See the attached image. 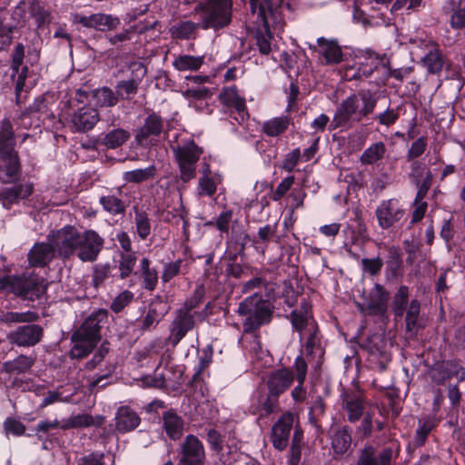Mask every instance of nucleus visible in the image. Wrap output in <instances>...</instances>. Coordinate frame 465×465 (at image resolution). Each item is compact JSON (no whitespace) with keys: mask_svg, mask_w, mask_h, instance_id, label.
<instances>
[{"mask_svg":"<svg viewBox=\"0 0 465 465\" xmlns=\"http://www.w3.org/2000/svg\"><path fill=\"white\" fill-rule=\"evenodd\" d=\"M162 302H158V305H161ZM163 312H158L157 303L153 302L151 304L146 315L142 321V329L149 330L157 325V323L161 321L163 316Z\"/></svg>","mask_w":465,"mask_h":465,"instance_id":"obj_42","label":"nucleus"},{"mask_svg":"<svg viewBox=\"0 0 465 465\" xmlns=\"http://www.w3.org/2000/svg\"><path fill=\"white\" fill-rule=\"evenodd\" d=\"M382 61V57L373 52H367V56L365 57V64L369 66L368 68H364L362 70V74L365 77H369L372 72L377 69L379 64Z\"/></svg>","mask_w":465,"mask_h":465,"instance_id":"obj_64","label":"nucleus"},{"mask_svg":"<svg viewBox=\"0 0 465 465\" xmlns=\"http://www.w3.org/2000/svg\"><path fill=\"white\" fill-rule=\"evenodd\" d=\"M181 264H182L181 260L172 262L165 264L163 267L162 276H161L162 281L163 282H168L173 277L178 275V273L180 272V270H181Z\"/></svg>","mask_w":465,"mask_h":465,"instance_id":"obj_63","label":"nucleus"},{"mask_svg":"<svg viewBox=\"0 0 465 465\" xmlns=\"http://www.w3.org/2000/svg\"><path fill=\"white\" fill-rule=\"evenodd\" d=\"M130 137V134L122 128L108 132L102 140V144L109 149H115L124 143Z\"/></svg>","mask_w":465,"mask_h":465,"instance_id":"obj_36","label":"nucleus"},{"mask_svg":"<svg viewBox=\"0 0 465 465\" xmlns=\"http://www.w3.org/2000/svg\"><path fill=\"white\" fill-rule=\"evenodd\" d=\"M0 290L34 301L45 292L43 279L37 275L0 277Z\"/></svg>","mask_w":465,"mask_h":465,"instance_id":"obj_4","label":"nucleus"},{"mask_svg":"<svg viewBox=\"0 0 465 465\" xmlns=\"http://www.w3.org/2000/svg\"><path fill=\"white\" fill-rule=\"evenodd\" d=\"M55 251L53 242L35 243L28 254L29 263L32 266H45L52 261Z\"/></svg>","mask_w":465,"mask_h":465,"instance_id":"obj_22","label":"nucleus"},{"mask_svg":"<svg viewBox=\"0 0 465 465\" xmlns=\"http://www.w3.org/2000/svg\"><path fill=\"white\" fill-rule=\"evenodd\" d=\"M110 275V266L98 264L94 268L92 282L95 288L101 286Z\"/></svg>","mask_w":465,"mask_h":465,"instance_id":"obj_57","label":"nucleus"},{"mask_svg":"<svg viewBox=\"0 0 465 465\" xmlns=\"http://www.w3.org/2000/svg\"><path fill=\"white\" fill-rule=\"evenodd\" d=\"M74 345L71 349V355L74 358H83L92 351L97 342L89 341L83 337H74Z\"/></svg>","mask_w":465,"mask_h":465,"instance_id":"obj_40","label":"nucleus"},{"mask_svg":"<svg viewBox=\"0 0 465 465\" xmlns=\"http://www.w3.org/2000/svg\"><path fill=\"white\" fill-rule=\"evenodd\" d=\"M295 181V177L293 175H290L284 178L272 192V199L274 202H279L282 197L286 195V193L290 191L292 186L293 185Z\"/></svg>","mask_w":465,"mask_h":465,"instance_id":"obj_54","label":"nucleus"},{"mask_svg":"<svg viewBox=\"0 0 465 465\" xmlns=\"http://www.w3.org/2000/svg\"><path fill=\"white\" fill-rule=\"evenodd\" d=\"M94 424V418L87 413H81L68 418L64 420L61 424V429L69 430V429H81L90 427Z\"/></svg>","mask_w":465,"mask_h":465,"instance_id":"obj_39","label":"nucleus"},{"mask_svg":"<svg viewBox=\"0 0 465 465\" xmlns=\"http://www.w3.org/2000/svg\"><path fill=\"white\" fill-rule=\"evenodd\" d=\"M294 368L297 373L298 385L292 390V396L295 401H302L303 398L302 384L306 377L307 364L302 358L298 357Z\"/></svg>","mask_w":465,"mask_h":465,"instance_id":"obj_38","label":"nucleus"},{"mask_svg":"<svg viewBox=\"0 0 465 465\" xmlns=\"http://www.w3.org/2000/svg\"><path fill=\"white\" fill-rule=\"evenodd\" d=\"M139 84L135 80L121 81L116 84V95L119 98L130 100L137 93Z\"/></svg>","mask_w":465,"mask_h":465,"instance_id":"obj_41","label":"nucleus"},{"mask_svg":"<svg viewBox=\"0 0 465 465\" xmlns=\"http://www.w3.org/2000/svg\"><path fill=\"white\" fill-rule=\"evenodd\" d=\"M17 153L14 150V132L9 120H4L0 129V175L8 179L19 171Z\"/></svg>","mask_w":465,"mask_h":465,"instance_id":"obj_5","label":"nucleus"},{"mask_svg":"<svg viewBox=\"0 0 465 465\" xmlns=\"http://www.w3.org/2000/svg\"><path fill=\"white\" fill-rule=\"evenodd\" d=\"M232 214V211L225 210L219 214L215 222L211 221L207 224L210 226L214 225L221 232L228 233Z\"/></svg>","mask_w":465,"mask_h":465,"instance_id":"obj_53","label":"nucleus"},{"mask_svg":"<svg viewBox=\"0 0 465 465\" xmlns=\"http://www.w3.org/2000/svg\"><path fill=\"white\" fill-rule=\"evenodd\" d=\"M292 424L293 415L287 412L273 425L272 430V442L274 448L282 450L287 447Z\"/></svg>","mask_w":465,"mask_h":465,"instance_id":"obj_16","label":"nucleus"},{"mask_svg":"<svg viewBox=\"0 0 465 465\" xmlns=\"http://www.w3.org/2000/svg\"><path fill=\"white\" fill-rule=\"evenodd\" d=\"M39 319V315L35 312L27 311L24 312H17L12 311L0 312V322L8 326L16 323H30L35 322Z\"/></svg>","mask_w":465,"mask_h":465,"instance_id":"obj_27","label":"nucleus"},{"mask_svg":"<svg viewBox=\"0 0 465 465\" xmlns=\"http://www.w3.org/2000/svg\"><path fill=\"white\" fill-rule=\"evenodd\" d=\"M82 232L74 226H64L48 236L49 242H53L57 253L62 258H69L76 255L78 241L81 240Z\"/></svg>","mask_w":465,"mask_h":465,"instance_id":"obj_8","label":"nucleus"},{"mask_svg":"<svg viewBox=\"0 0 465 465\" xmlns=\"http://www.w3.org/2000/svg\"><path fill=\"white\" fill-rule=\"evenodd\" d=\"M427 148V138L420 136L411 143L409 148L406 157L409 162L413 161L421 156Z\"/></svg>","mask_w":465,"mask_h":465,"instance_id":"obj_50","label":"nucleus"},{"mask_svg":"<svg viewBox=\"0 0 465 465\" xmlns=\"http://www.w3.org/2000/svg\"><path fill=\"white\" fill-rule=\"evenodd\" d=\"M163 429L167 436L173 440H180L184 430V420L173 411H167L162 416Z\"/></svg>","mask_w":465,"mask_h":465,"instance_id":"obj_23","label":"nucleus"},{"mask_svg":"<svg viewBox=\"0 0 465 465\" xmlns=\"http://www.w3.org/2000/svg\"><path fill=\"white\" fill-rule=\"evenodd\" d=\"M358 465H380V455L378 459L375 456V450L369 446L365 447L357 462Z\"/></svg>","mask_w":465,"mask_h":465,"instance_id":"obj_59","label":"nucleus"},{"mask_svg":"<svg viewBox=\"0 0 465 465\" xmlns=\"http://www.w3.org/2000/svg\"><path fill=\"white\" fill-rule=\"evenodd\" d=\"M302 440V434L301 431L296 430L293 433L292 446H291V456L289 460L290 465H297L301 460V442Z\"/></svg>","mask_w":465,"mask_h":465,"instance_id":"obj_52","label":"nucleus"},{"mask_svg":"<svg viewBox=\"0 0 465 465\" xmlns=\"http://www.w3.org/2000/svg\"><path fill=\"white\" fill-rule=\"evenodd\" d=\"M33 193V186L29 183L17 184L0 190V202L3 206L9 209L13 204L22 199L27 198Z\"/></svg>","mask_w":465,"mask_h":465,"instance_id":"obj_21","label":"nucleus"},{"mask_svg":"<svg viewBox=\"0 0 465 465\" xmlns=\"http://www.w3.org/2000/svg\"><path fill=\"white\" fill-rule=\"evenodd\" d=\"M420 302L417 300H412L407 309L405 322L406 331H413L418 327V321L420 315Z\"/></svg>","mask_w":465,"mask_h":465,"instance_id":"obj_43","label":"nucleus"},{"mask_svg":"<svg viewBox=\"0 0 465 465\" xmlns=\"http://www.w3.org/2000/svg\"><path fill=\"white\" fill-rule=\"evenodd\" d=\"M134 299V293L130 291H124L119 295H117L112 304L111 309L114 312H120L123 309L127 306Z\"/></svg>","mask_w":465,"mask_h":465,"instance_id":"obj_56","label":"nucleus"},{"mask_svg":"<svg viewBox=\"0 0 465 465\" xmlns=\"http://www.w3.org/2000/svg\"><path fill=\"white\" fill-rule=\"evenodd\" d=\"M156 176V168L150 165L143 169H135L123 173V179L125 183H139L153 180Z\"/></svg>","mask_w":465,"mask_h":465,"instance_id":"obj_34","label":"nucleus"},{"mask_svg":"<svg viewBox=\"0 0 465 465\" xmlns=\"http://www.w3.org/2000/svg\"><path fill=\"white\" fill-rule=\"evenodd\" d=\"M181 458L184 460H205V450L203 442L193 434L185 437L181 444Z\"/></svg>","mask_w":465,"mask_h":465,"instance_id":"obj_25","label":"nucleus"},{"mask_svg":"<svg viewBox=\"0 0 465 465\" xmlns=\"http://www.w3.org/2000/svg\"><path fill=\"white\" fill-rule=\"evenodd\" d=\"M252 15L258 26H263L267 32L270 26L282 29L285 20L282 15V8L290 9V4H281L280 6H274L270 0H250Z\"/></svg>","mask_w":465,"mask_h":465,"instance_id":"obj_7","label":"nucleus"},{"mask_svg":"<svg viewBox=\"0 0 465 465\" xmlns=\"http://www.w3.org/2000/svg\"><path fill=\"white\" fill-rule=\"evenodd\" d=\"M44 330L37 324H27L17 327L7 334L10 343L20 347L36 345L42 340Z\"/></svg>","mask_w":465,"mask_h":465,"instance_id":"obj_12","label":"nucleus"},{"mask_svg":"<svg viewBox=\"0 0 465 465\" xmlns=\"http://www.w3.org/2000/svg\"><path fill=\"white\" fill-rule=\"evenodd\" d=\"M405 215V210L395 198L381 201L375 209L378 225L383 230L397 227Z\"/></svg>","mask_w":465,"mask_h":465,"instance_id":"obj_9","label":"nucleus"},{"mask_svg":"<svg viewBox=\"0 0 465 465\" xmlns=\"http://www.w3.org/2000/svg\"><path fill=\"white\" fill-rule=\"evenodd\" d=\"M293 381L294 375L292 370L286 368L276 370L271 372L268 377L267 386L269 392L280 396L290 388Z\"/></svg>","mask_w":465,"mask_h":465,"instance_id":"obj_20","label":"nucleus"},{"mask_svg":"<svg viewBox=\"0 0 465 465\" xmlns=\"http://www.w3.org/2000/svg\"><path fill=\"white\" fill-rule=\"evenodd\" d=\"M362 270L371 275H377L381 271L383 266L382 260L378 256L376 258L361 260Z\"/></svg>","mask_w":465,"mask_h":465,"instance_id":"obj_58","label":"nucleus"},{"mask_svg":"<svg viewBox=\"0 0 465 465\" xmlns=\"http://www.w3.org/2000/svg\"><path fill=\"white\" fill-rule=\"evenodd\" d=\"M442 376L440 380H437L438 383L443 382L446 379L459 376L460 373L461 378L465 377V369L460 367L455 361H446L440 366Z\"/></svg>","mask_w":465,"mask_h":465,"instance_id":"obj_45","label":"nucleus"},{"mask_svg":"<svg viewBox=\"0 0 465 465\" xmlns=\"http://www.w3.org/2000/svg\"><path fill=\"white\" fill-rule=\"evenodd\" d=\"M74 23L81 24L87 28L105 32L117 28L120 25V19L112 15L104 13H96L91 15L76 14L74 16Z\"/></svg>","mask_w":465,"mask_h":465,"instance_id":"obj_14","label":"nucleus"},{"mask_svg":"<svg viewBox=\"0 0 465 465\" xmlns=\"http://www.w3.org/2000/svg\"><path fill=\"white\" fill-rule=\"evenodd\" d=\"M151 262L148 258H143L140 262V277L143 279L144 289L152 292L158 283V272L154 268H152Z\"/></svg>","mask_w":465,"mask_h":465,"instance_id":"obj_32","label":"nucleus"},{"mask_svg":"<svg viewBox=\"0 0 465 465\" xmlns=\"http://www.w3.org/2000/svg\"><path fill=\"white\" fill-rule=\"evenodd\" d=\"M92 98L95 104L100 107H112L118 103L116 94L107 86L93 90Z\"/></svg>","mask_w":465,"mask_h":465,"instance_id":"obj_33","label":"nucleus"},{"mask_svg":"<svg viewBox=\"0 0 465 465\" xmlns=\"http://www.w3.org/2000/svg\"><path fill=\"white\" fill-rule=\"evenodd\" d=\"M389 300V293L384 287L379 283L374 285L371 293L368 307L375 312H384Z\"/></svg>","mask_w":465,"mask_h":465,"instance_id":"obj_35","label":"nucleus"},{"mask_svg":"<svg viewBox=\"0 0 465 465\" xmlns=\"http://www.w3.org/2000/svg\"><path fill=\"white\" fill-rule=\"evenodd\" d=\"M173 152L179 168L180 179L183 183L194 179L196 177L197 163L203 153V148L193 140H188L183 144L173 147Z\"/></svg>","mask_w":465,"mask_h":465,"instance_id":"obj_6","label":"nucleus"},{"mask_svg":"<svg viewBox=\"0 0 465 465\" xmlns=\"http://www.w3.org/2000/svg\"><path fill=\"white\" fill-rule=\"evenodd\" d=\"M301 156L302 154L299 148L292 150V152L285 154L280 167L286 172H292L297 165Z\"/></svg>","mask_w":465,"mask_h":465,"instance_id":"obj_60","label":"nucleus"},{"mask_svg":"<svg viewBox=\"0 0 465 465\" xmlns=\"http://www.w3.org/2000/svg\"><path fill=\"white\" fill-rule=\"evenodd\" d=\"M290 123L288 116L273 117L262 124V130L268 136H279L289 128Z\"/></svg>","mask_w":465,"mask_h":465,"instance_id":"obj_30","label":"nucleus"},{"mask_svg":"<svg viewBox=\"0 0 465 465\" xmlns=\"http://www.w3.org/2000/svg\"><path fill=\"white\" fill-rule=\"evenodd\" d=\"M35 360L25 355H20L12 361L5 363V367L9 371L25 372L34 364Z\"/></svg>","mask_w":465,"mask_h":465,"instance_id":"obj_44","label":"nucleus"},{"mask_svg":"<svg viewBox=\"0 0 465 465\" xmlns=\"http://www.w3.org/2000/svg\"><path fill=\"white\" fill-rule=\"evenodd\" d=\"M342 405L351 422L358 421L363 414L365 401L363 394L357 391L342 393Z\"/></svg>","mask_w":465,"mask_h":465,"instance_id":"obj_18","label":"nucleus"},{"mask_svg":"<svg viewBox=\"0 0 465 465\" xmlns=\"http://www.w3.org/2000/svg\"><path fill=\"white\" fill-rule=\"evenodd\" d=\"M376 104L377 99L370 91L351 94L341 103L335 119L340 125L349 122L359 123L373 112Z\"/></svg>","mask_w":465,"mask_h":465,"instance_id":"obj_3","label":"nucleus"},{"mask_svg":"<svg viewBox=\"0 0 465 465\" xmlns=\"http://www.w3.org/2000/svg\"><path fill=\"white\" fill-rule=\"evenodd\" d=\"M194 314L193 306L187 304L177 310L168 337V341L173 346H176L186 333L193 328Z\"/></svg>","mask_w":465,"mask_h":465,"instance_id":"obj_11","label":"nucleus"},{"mask_svg":"<svg viewBox=\"0 0 465 465\" xmlns=\"http://www.w3.org/2000/svg\"><path fill=\"white\" fill-rule=\"evenodd\" d=\"M100 203L111 214H118L124 211L123 201L114 195L101 197Z\"/></svg>","mask_w":465,"mask_h":465,"instance_id":"obj_48","label":"nucleus"},{"mask_svg":"<svg viewBox=\"0 0 465 465\" xmlns=\"http://www.w3.org/2000/svg\"><path fill=\"white\" fill-rule=\"evenodd\" d=\"M136 259L132 253H123L119 260L120 277L124 279L128 277L135 266Z\"/></svg>","mask_w":465,"mask_h":465,"instance_id":"obj_51","label":"nucleus"},{"mask_svg":"<svg viewBox=\"0 0 465 465\" xmlns=\"http://www.w3.org/2000/svg\"><path fill=\"white\" fill-rule=\"evenodd\" d=\"M163 130L162 119L156 114H150L144 124L137 131L136 140L142 143L150 135H159Z\"/></svg>","mask_w":465,"mask_h":465,"instance_id":"obj_29","label":"nucleus"},{"mask_svg":"<svg viewBox=\"0 0 465 465\" xmlns=\"http://www.w3.org/2000/svg\"><path fill=\"white\" fill-rule=\"evenodd\" d=\"M411 43L419 47L429 48L428 54L422 58V63L430 74H436L441 71L443 67L442 54L437 45L431 40L411 39Z\"/></svg>","mask_w":465,"mask_h":465,"instance_id":"obj_17","label":"nucleus"},{"mask_svg":"<svg viewBox=\"0 0 465 465\" xmlns=\"http://www.w3.org/2000/svg\"><path fill=\"white\" fill-rule=\"evenodd\" d=\"M412 213H411V223H417L420 222L427 212L428 203L424 200L414 199L412 203Z\"/></svg>","mask_w":465,"mask_h":465,"instance_id":"obj_61","label":"nucleus"},{"mask_svg":"<svg viewBox=\"0 0 465 465\" xmlns=\"http://www.w3.org/2000/svg\"><path fill=\"white\" fill-rule=\"evenodd\" d=\"M30 13L35 18V23L40 26L48 21L49 14L43 6L36 1H32L30 5Z\"/></svg>","mask_w":465,"mask_h":465,"instance_id":"obj_62","label":"nucleus"},{"mask_svg":"<svg viewBox=\"0 0 465 465\" xmlns=\"http://www.w3.org/2000/svg\"><path fill=\"white\" fill-rule=\"evenodd\" d=\"M351 443V436L346 428L337 430L331 439V447L335 453H345Z\"/></svg>","mask_w":465,"mask_h":465,"instance_id":"obj_37","label":"nucleus"},{"mask_svg":"<svg viewBox=\"0 0 465 465\" xmlns=\"http://www.w3.org/2000/svg\"><path fill=\"white\" fill-rule=\"evenodd\" d=\"M219 98L225 106L235 110L237 116H234V119L237 122L242 123L248 117L245 100L239 95L235 87L224 88Z\"/></svg>","mask_w":465,"mask_h":465,"instance_id":"obj_19","label":"nucleus"},{"mask_svg":"<svg viewBox=\"0 0 465 465\" xmlns=\"http://www.w3.org/2000/svg\"><path fill=\"white\" fill-rule=\"evenodd\" d=\"M106 319L107 312L105 310H99L92 313L74 333V337H83L98 342L101 339L100 330Z\"/></svg>","mask_w":465,"mask_h":465,"instance_id":"obj_15","label":"nucleus"},{"mask_svg":"<svg viewBox=\"0 0 465 465\" xmlns=\"http://www.w3.org/2000/svg\"><path fill=\"white\" fill-rule=\"evenodd\" d=\"M135 223L140 238L143 240L146 239L151 233V224L147 215L144 213H136Z\"/></svg>","mask_w":465,"mask_h":465,"instance_id":"obj_55","label":"nucleus"},{"mask_svg":"<svg viewBox=\"0 0 465 465\" xmlns=\"http://www.w3.org/2000/svg\"><path fill=\"white\" fill-rule=\"evenodd\" d=\"M387 152L383 142H376L368 146L360 157V162L364 165L378 163L381 161Z\"/></svg>","mask_w":465,"mask_h":465,"instance_id":"obj_28","label":"nucleus"},{"mask_svg":"<svg viewBox=\"0 0 465 465\" xmlns=\"http://www.w3.org/2000/svg\"><path fill=\"white\" fill-rule=\"evenodd\" d=\"M198 28H201L199 19L198 23L184 21L181 22L174 27L173 34L178 38L188 39L195 34Z\"/></svg>","mask_w":465,"mask_h":465,"instance_id":"obj_47","label":"nucleus"},{"mask_svg":"<svg viewBox=\"0 0 465 465\" xmlns=\"http://www.w3.org/2000/svg\"><path fill=\"white\" fill-rule=\"evenodd\" d=\"M204 63V56L180 54L173 61V66L181 72L198 71Z\"/></svg>","mask_w":465,"mask_h":465,"instance_id":"obj_31","label":"nucleus"},{"mask_svg":"<svg viewBox=\"0 0 465 465\" xmlns=\"http://www.w3.org/2000/svg\"><path fill=\"white\" fill-rule=\"evenodd\" d=\"M409 297V289L405 285L400 286L393 298L394 311L397 315H402Z\"/></svg>","mask_w":465,"mask_h":465,"instance_id":"obj_49","label":"nucleus"},{"mask_svg":"<svg viewBox=\"0 0 465 465\" xmlns=\"http://www.w3.org/2000/svg\"><path fill=\"white\" fill-rule=\"evenodd\" d=\"M232 0H202L194 12L203 30L219 31L228 27L232 20Z\"/></svg>","mask_w":465,"mask_h":465,"instance_id":"obj_1","label":"nucleus"},{"mask_svg":"<svg viewBox=\"0 0 465 465\" xmlns=\"http://www.w3.org/2000/svg\"><path fill=\"white\" fill-rule=\"evenodd\" d=\"M141 419L135 411L127 406L120 407L115 414V428L119 432L125 433L138 427Z\"/></svg>","mask_w":465,"mask_h":465,"instance_id":"obj_24","label":"nucleus"},{"mask_svg":"<svg viewBox=\"0 0 465 465\" xmlns=\"http://www.w3.org/2000/svg\"><path fill=\"white\" fill-rule=\"evenodd\" d=\"M237 312L244 317L242 330L245 333H252L261 326L269 324L272 318L273 307L258 292L243 300L238 306Z\"/></svg>","mask_w":465,"mask_h":465,"instance_id":"obj_2","label":"nucleus"},{"mask_svg":"<svg viewBox=\"0 0 465 465\" xmlns=\"http://www.w3.org/2000/svg\"><path fill=\"white\" fill-rule=\"evenodd\" d=\"M341 46L336 40L322 37V64L333 65L343 60Z\"/></svg>","mask_w":465,"mask_h":465,"instance_id":"obj_26","label":"nucleus"},{"mask_svg":"<svg viewBox=\"0 0 465 465\" xmlns=\"http://www.w3.org/2000/svg\"><path fill=\"white\" fill-rule=\"evenodd\" d=\"M99 121L98 110L90 105H83L78 108L69 118L71 127L77 133H86L92 130Z\"/></svg>","mask_w":465,"mask_h":465,"instance_id":"obj_13","label":"nucleus"},{"mask_svg":"<svg viewBox=\"0 0 465 465\" xmlns=\"http://www.w3.org/2000/svg\"><path fill=\"white\" fill-rule=\"evenodd\" d=\"M217 190L215 180L207 175H202L197 184V193L199 196H213Z\"/></svg>","mask_w":465,"mask_h":465,"instance_id":"obj_46","label":"nucleus"},{"mask_svg":"<svg viewBox=\"0 0 465 465\" xmlns=\"http://www.w3.org/2000/svg\"><path fill=\"white\" fill-rule=\"evenodd\" d=\"M78 242L77 258L84 262H93L101 252L104 241L98 232L89 229L82 232Z\"/></svg>","mask_w":465,"mask_h":465,"instance_id":"obj_10","label":"nucleus"}]
</instances>
